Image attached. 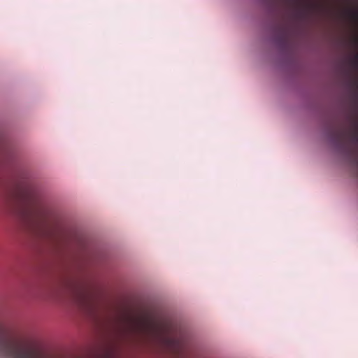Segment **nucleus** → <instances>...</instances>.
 <instances>
[{"mask_svg":"<svg viewBox=\"0 0 358 358\" xmlns=\"http://www.w3.org/2000/svg\"><path fill=\"white\" fill-rule=\"evenodd\" d=\"M125 333L134 334L145 343L173 354L177 358H191L185 353L191 342L188 328L166 315L127 317Z\"/></svg>","mask_w":358,"mask_h":358,"instance_id":"nucleus-1","label":"nucleus"},{"mask_svg":"<svg viewBox=\"0 0 358 358\" xmlns=\"http://www.w3.org/2000/svg\"><path fill=\"white\" fill-rule=\"evenodd\" d=\"M11 157L10 151L4 147L0 146V164L6 162Z\"/></svg>","mask_w":358,"mask_h":358,"instance_id":"nucleus-3","label":"nucleus"},{"mask_svg":"<svg viewBox=\"0 0 358 358\" xmlns=\"http://www.w3.org/2000/svg\"><path fill=\"white\" fill-rule=\"evenodd\" d=\"M29 173L25 171H19L13 176V180L16 185L31 202H35L34 200L36 195H35V190L33 189L31 185L29 183ZM36 203L33 204L31 208V213L33 216L38 219H45L51 216L53 213L52 208L46 203L40 201L36 198Z\"/></svg>","mask_w":358,"mask_h":358,"instance_id":"nucleus-2","label":"nucleus"},{"mask_svg":"<svg viewBox=\"0 0 358 358\" xmlns=\"http://www.w3.org/2000/svg\"><path fill=\"white\" fill-rule=\"evenodd\" d=\"M350 63L355 68H358V54H354L351 55Z\"/></svg>","mask_w":358,"mask_h":358,"instance_id":"nucleus-4","label":"nucleus"},{"mask_svg":"<svg viewBox=\"0 0 358 358\" xmlns=\"http://www.w3.org/2000/svg\"><path fill=\"white\" fill-rule=\"evenodd\" d=\"M357 142H358V138H357Z\"/></svg>","mask_w":358,"mask_h":358,"instance_id":"nucleus-5","label":"nucleus"}]
</instances>
